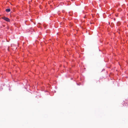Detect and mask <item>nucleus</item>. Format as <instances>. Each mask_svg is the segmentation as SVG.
Segmentation results:
<instances>
[{
    "label": "nucleus",
    "mask_w": 128,
    "mask_h": 128,
    "mask_svg": "<svg viewBox=\"0 0 128 128\" xmlns=\"http://www.w3.org/2000/svg\"><path fill=\"white\" fill-rule=\"evenodd\" d=\"M2 18L3 20H5L7 22H9L10 21V19L8 18L4 17H3Z\"/></svg>",
    "instance_id": "1"
},
{
    "label": "nucleus",
    "mask_w": 128,
    "mask_h": 128,
    "mask_svg": "<svg viewBox=\"0 0 128 128\" xmlns=\"http://www.w3.org/2000/svg\"><path fill=\"white\" fill-rule=\"evenodd\" d=\"M6 10L7 12H9L10 11V9L8 8L6 9Z\"/></svg>",
    "instance_id": "2"
},
{
    "label": "nucleus",
    "mask_w": 128,
    "mask_h": 128,
    "mask_svg": "<svg viewBox=\"0 0 128 128\" xmlns=\"http://www.w3.org/2000/svg\"><path fill=\"white\" fill-rule=\"evenodd\" d=\"M86 16H84V18H86Z\"/></svg>",
    "instance_id": "3"
}]
</instances>
